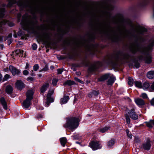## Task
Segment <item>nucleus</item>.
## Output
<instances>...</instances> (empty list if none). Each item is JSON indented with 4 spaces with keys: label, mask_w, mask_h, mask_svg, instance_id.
Segmentation results:
<instances>
[{
    "label": "nucleus",
    "mask_w": 154,
    "mask_h": 154,
    "mask_svg": "<svg viewBox=\"0 0 154 154\" xmlns=\"http://www.w3.org/2000/svg\"><path fill=\"white\" fill-rule=\"evenodd\" d=\"M27 80L28 81H33L35 80L32 77H29L27 78Z\"/></svg>",
    "instance_id": "37"
},
{
    "label": "nucleus",
    "mask_w": 154,
    "mask_h": 154,
    "mask_svg": "<svg viewBox=\"0 0 154 154\" xmlns=\"http://www.w3.org/2000/svg\"><path fill=\"white\" fill-rule=\"evenodd\" d=\"M145 61L146 63H150L152 61L151 57L150 55L146 56L145 58Z\"/></svg>",
    "instance_id": "22"
},
{
    "label": "nucleus",
    "mask_w": 154,
    "mask_h": 154,
    "mask_svg": "<svg viewBox=\"0 0 154 154\" xmlns=\"http://www.w3.org/2000/svg\"><path fill=\"white\" fill-rule=\"evenodd\" d=\"M11 78V76L10 75L8 74H6L4 76V78L3 79V81H6L8 79Z\"/></svg>",
    "instance_id": "29"
},
{
    "label": "nucleus",
    "mask_w": 154,
    "mask_h": 154,
    "mask_svg": "<svg viewBox=\"0 0 154 154\" xmlns=\"http://www.w3.org/2000/svg\"><path fill=\"white\" fill-rule=\"evenodd\" d=\"M48 69V68H44L42 69V71H45L47 70Z\"/></svg>",
    "instance_id": "57"
},
{
    "label": "nucleus",
    "mask_w": 154,
    "mask_h": 154,
    "mask_svg": "<svg viewBox=\"0 0 154 154\" xmlns=\"http://www.w3.org/2000/svg\"><path fill=\"white\" fill-rule=\"evenodd\" d=\"M134 83L135 86L139 88H142V84L141 82L138 81H135Z\"/></svg>",
    "instance_id": "26"
},
{
    "label": "nucleus",
    "mask_w": 154,
    "mask_h": 154,
    "mask_svg": "<svg viewBox=\"0 0 154 154\" xmlns=\"http://www.w3.org/2000/svg\"><path fill=\"white\" fill-rule=\"evenodd\" d=\"M13 91V88L12 86L10 85L7 86L5 88V92L8 94H11Z\"/></svg>",
    "instance_id": "14"
},
{
    "label": "nucleus",
    "mask_w": 154,
    "mask_h": 154,
    "mask_svg": "<svg viewBox=\"0 0 154 154\" xmlns=\"http://www.w3.org/2000/svg\"><path fill=\"white\" fill-rule=\"evenodd\" d=\"M134 66L136 68H138L140 66V64L138 62H135L134 63Z\"/></svg>",
    "instance_id": "43"
},
{
    "label": "nucleus",
    "mask_w": 154,
    "mask_h": 154,
    "mask_svg": "<svg viewBox=\"0 0 154 154\" xmlns=\"http://www.w3.org/2000/svg\"><path fill=\"white\" fill-rule=\"evenodd\" d=\"M110 129V127L109 126H106L104 127H101L99 130L101 133H103L108 131Z\"/></svg>",
    "instance_id": "19"
},
{
    "label": "nucleus",
    "mask_w": 154,
    "mask_h": 154,
    "mask_svg": "<svg viewBox=\"0 0 154 154\" xmlns=\"http://www.w3.org/2000/svg\"><path fill=\"white\" fill-rule=\"evenodd\" d=\"M14 25V24H13L12 25H11V26H13Z\"/></svg>",
    "instance_id": "63"
},
{
    "label": "nucleus",
    "mask_w": 154,
    "mask_h": 154,
    "mask_svg": "<svg viewBox=\"0 0 154 154\" xmlns=\"http://www.w3.org/2000/svg\"><path fill=\"white\" fill-rule=\"evenodd\" d=\"M39 68V66L38 64H36L33 66V69L34 71H37Z\"/></svg>",
    "instance_id": "34"
},
{
    "label": "nucleus",
    "mask_w": 154,
    "mask_h": 154,
    "mask_svg": "<svg viewBox=\"0 0 154 154\" xmlns=\"http://www.w3.org/2000/svg\"><path fill=\"white\" fill-rule=\"evenodd\" d=\"M34 91L32 90H28L26 93V99L23 103V106L24 108H28L31 105L30 101L32 99Z\"/></svg>",
    "instance_id": "2"
},
{
    "label": "nucleus",
    "mask_w": 154,
    "mask_h": 154,
    "mask_svg": "<svg viewBox=\"0 0 154 154\" xmlns=\"http://www.w3.org/2000/svg\"><path fill=\"white\" fill-rule=\"evenodd\" d=\"M58 58L59 60H62L63 59L62 57L60 56V57H58Z\"/></svg>",
    "instance_id": "58"
},
{
    "label": "nucleus",
    "mask_w": 154,
    "mask_h": 154,
    "mask_svg": "<svg viewBox=\"0 0 154 154\" xmlns=\"http://www.w3.org/2000/svg\"><path fill=\"white\" fill-rule=\"evenodd\" d=\"M140 48L137 45H133L131 48V50L133 53H135L137 51H141Z\"/></svg>",
    "instance_id": "11"
},
{
    "label": "nucleus",
    "mask_w": 154,
    "mask_h": 154,
    "mask_svg": "<svg viewBox=\"0 0 154 154\" xmlns=\"http://www.w3.org/2000/svg\"><path fill=\"white\" fill-rule=\"evenodd\" d=\"M69 99V97L65 96L60 99V103L61 104L66 103Z\"/></svg>",
    "instance_id": "16"
},
{
    "label": "nucleus",
    "mask_w": 154,
    "mask_h": 154,
    "mask_svg": "<svg viewBox=\"0 0 154 154\" xmlns=\"http://www.w3.org/2000/svg\"><path fill=\"white\" fill-rule=\"evenodd\" d=\"M30 67V66L29 64V63H27L26 64V66L25 67V69H26L29 70Z\"/></svg>",
    "instance_id": "42"
},
{
    "label": "nucleus",
    "mask_w": 154,
    "mask_h": 154,
    "mask_svg": "<svg viewBox=\"0 0 154 154\" xmlns=\"http://www.w3.org/2000/svg\"><path fill=\"white\" fill-rule=\"evenodd\" d=\"M16 87L20 90H22L24 87V84L20 80H18L15 83Z\"/></svg>",
    "instance_id": "10"
},
{
    "label": "nucleus",
    "mask_w": 154,
    "mask_h": 154,
    "mask_svg": "<svg viewBox=\"0 0 154 154\" xmlns=\"http://www.w3.org/2000/svg\"><path fill=\"white\" fill-rule=\"evenodd\" d=\"M115 143V141L114 140H111L109 141L107 143V146L109 147H111Z\"/></svg>",
    "instance_id": "25"
},
{
    "label": "nucleus",
    "mask_w": 154,
    "mask_h": 154,
    "mask_svg": "<svg viewBox=\"0 0 154 154\" xmlns=\"http://www.w3.org/2000/svg\"><path fill=\"white\" fill-rule=\"evenodd\" d=\"M146 125L149 128H152L154 125V120H150L149 122H145Z\"/></svg>",
    "instance_id": "18"
},
{
    "label": "nucleus",
    "mask_w": 154,
    "mask_h": 154,
    "mask_svg": "<svg viewBox=\"0 0 154 154\" xmlns=\"http://www.w3.org/2000/svg\"><path fill=\"white\" fill-rule=\"evenodd\" d=\"M93 94L95 95H97L98 94V93L97 92L94 91L92 92Z\"/></svg>",
    "instance_id": "47"
},
{
    "label": "nucleus",
    "mask_w": 154,
    "mask_h": 154,
    "mask_svg": "<svg viewBox=\"0 0 154 154\" xmlns=\"http://www.w3.org/2000/svg\"><path fill=\"white\" fill-rule=\"evenodd\" d=\"M21 23L23 29L24 30H28L32 28L31 23L27 21L26 20L24 21L23 20Z\"/></svg>",
    "instance_id": "4"
},
{
    "label": "nucleus",
    "mask_w": 154,
    "mask_h": 154,
    "mask_svg": "<svg viewBox=\"0 0 154 154\" xmlns=\"http://www.w3.org/2000/svg\"><path fill=\"white\" fill-rule=\"evenodd\" d=\"M112 9V8L111 6L110 5H109L106 8V11L103 12V15L106 17H109L110 14L109 11V10H111Z\"/></svg>",
    "instance_id": "13"
},
{
    "label": "nucleus",
    "mask_w": 154,
    "mask_h": 154,
    "mask_svg": "<svg viewBox=\"0 0 154 154\" xmlns=\"http://www.w3.org/2000/svg\"><path fill=\"white\" fill-rule=\"evenodd\" d=\"M135 100L136 103L139 106L143 105L145 104L144 100L141 99L137 98Z\"/></svg>",
    "instance_id": "15"
},
{
    "label": "nucleus",
    "mask_w": 154,
    "mask_h": 154,
    "mask_svg": "<svg viewBox=\"0 0 154 154\" xmlns=\"http://www.w3.org/2000/svg\"><path fill=\"white\" fill-rule=\"evenodd\" d=\"M75 80L77 81V82L82 83L83 84V82L80 80V79L77 78L75 77Z\"/></svg>",
    "instance_id": "41"
},
{
    "label": "nucleus",
    "mask_w": 154,
    "mask_h": 154,
    "mask_svg": "<svg viewBox=\"0 0 154 154\" xmlns=\"http://www.w3.org/2000/svg\"><path fill=\"white\" fill-rule=\"evenodd\" d=\"M57 73L58 74H61L63 71V69L62 68L60 69H58L57 70Z\"/></svg>",
    "instance_id": "36"
},
{
    "label": "nucleus",
    "mask_w": 154,
    "mask_h": 154,
    "mask_svg": "<svg viewBox=\"0 0 154 154\" xmlns=\"http://www.w3.org/2000/svg\"><path fill=\"white\" fill-rule=\"evenodd\" d=\"M49 85L46 83L43 84L40 88V91L42 93H44L49 87Z\"/></svg>",
    "instance_id": "12"
},
{
    "label": "nucleus",
    "mask_w": 154,
    "mask_h": 154,
    "mask_svg": "<svg viewBox=\"0 0 154 154\" xmlns=\"http://www.w3.org/2000/svg\"><path fill=\"white\" fill-rule=\"evenodd\" d=\"M127 136L130 139L132 138V134H129L128 135H127Z\"/></svg>",
    "instance_id": "52"
},
{
    "label": "nucleus",
    "mask_w": 154,
    "mask_h": 154,
    "mask_svg": "<svg viewBox=\"0 0 154 154\" xmlns=\"http://www.w3.org/2000/svg\"><path fill=\"white\" fill-rule=\"evenodd\" d=\"M50 68L51 69H54V67L53 66H50Z\"/></svg>",
    "instance_id": "60"
},
{
    "label": "nucleus",
    "mask_w": 154,
    "mask_h": 154,
    "mask_svg": "<svg viewBox=\"0 0 154 154\" xmlns=\"http://www.w3.org/2000/svg\"><path fill=\"white\" fill-rule=\"evenodd\" d=\"M134 28L135 31L138 33H142L144 32L147 31L146 29L139 25H136Z\"/></svg>",
    "instance_id": "7"
},
{
    "label": "nucleus",
    "mask_w": 154,
    "mask_h": 154,
    "mask_svg": "<svg viewBox=\"0 0 154 154\" xmlns=\"http://www.w3.org/2000/svg\"><path fill=\"white\" fill-rule=\"evenodd\" d=\"M151 88L152 89L154 90V82H153L151 86Z\"/></svg>",
    "instance_id": "50"
},
{
    "label": "nucleus",
    "mask_w": 154,
    "mask_h": 154,
    "mask_svg": "<svg viewBox=\"0 0 154 154\" xmlns=\"http://www.w3.org/2000/svg\"><path fill=\"white\" fill-rule=\"evenodd\" d=\"M128 115L133 119L136 120L138 119V116L134 112V109H132L128 112Z\"/></svg>",
    "instance_id": "6"
},
{
    "label": "nucleus",
    "mask_w": 154,
    "mask_h": 154,
    "mask_svg": "<svg viewBox=\"0 0 154 154\" xmlns=\"http://www.w3.org/2000/svg\"><path fill=\"white\" fill-rule=\"evenodd\" d=\"M80 121V119L79 117H70L67 119L64 127L68 128L70 130H74L78 127Z\"/></svg>",
    "instance_id": "1"
},
{
    "label": "nucleus",
    "mask_w": 154,
    "mask_h": 154,
    "mask_svg": "<svg viewBox=\"0 0 154 154\" xmlns=\"http://www.w3.org/2000/svg\"><path fill=\"white\" fill-rule=\"evenodd\" d=\"M2 75L0 73V83L2 81Z\"/></svg>",
    "instance_id": "49"
},
{
    "label": "nucleus",
    "mask_w": 154,
    "mask_h": 154,
    "mask_svg": "<svg viewBox=\"0 0 154 154\" xmlns=\"http://www.w3.org/2000/svg\"><path fill=\"white\" fill-rule=\"evenodd\" d=\"M29 73V72L27 70H24L23 72V74L24 75H27Z\"/></svg>",
    "instance_id": "40"
},
{
    "label": "nucleus",
    "mask_w": 154,
    "mask_h": 154,
    "mask_svg": "<svg viewBox=\"0 0 154 154\" xmlns=\"http://www.w3.org/2000/svg\"><path fill=\"white\" fill-rule=\"evenodd\" d=\"M60 142L61 145L63 146H65L66 143L67 142V140L65 137L61 138L60 139Z\"/></svg>",
    "instance_id": "21"
},
{
    "label": "nucleus",
    "mask_w": 154,
    "mask_h": 154,
    "mask_svg": "<svg viewBox=\"0 0 154 154\" xmlns=\"http://www.w3.org/2000/svg\"><path fill=\"white\" fill-rule=\"evenodd\" d=\"M37 45L35 44H33L32 45V48L34 50H35L37 48Z\"/></svg>",
    "instance_id": "39"
},
{
    "label": "nucleus",
    "mask_w": 154,
    "mask_h": 154,
    "mask_svg": "<svg viewBox=\"0 0 154 154\" xmlns=\"http://www.w3.org/2000/svg\"><path fill=\"white\" fill-rule=\"evenodd\" d=\"M126 132L127 134V135H128L129 134V131L127 129L126 130Z\"/></svg>",
    "instance_id": "59"
},
{
    "label": "nucleus",
    "mask_w": 154,
    "mask_h": 154,
    "mask_svg": "<svg viewBox=\"0 0 154 154\" xmlns=\"http://www.w3.org/2000/svg\"><path fill=\"white\" fill-rule=\"evenodd\" d=\"M150 142V140L148 139L146 142L143 144V148L144 149L149 150L150 149L151 147Z\"/></svg>",
    "instance_id": "9"
},
{
    "label": "nucleus",
    "mask_w": 154,
    "mask_h": 154,
    "mask_svg": "<svg viewBox=\"0 0 154 154\" xmlns=\"http://www.w3.org/2000/svg\"><path fill=\"white\" fill-rule=\"evenodd\" d=\"M141 97L143 98H146L147 97V94L145 93H142L141 94Z\"/></svg>",
    "instance_id": "38"
},
{
    "label": "nucleus",
    "mask_w": 154,
    "mask_h": 154,
    "mask_svg": "<svg viewBox=\"0 0 154 154\" xmlns=\"http://www.w3.org/2000/svg\"><path fill=\"white\" fill-rule=\"evenodd\" d=\"M4 71L5 72H7L8 71V69L7 68H5L4 69Z\"/></svg>",
    "instance_id": "54"
},
{
    "label": "nucleus",
    "mask_w": 154,
    "mask_h": 154,
    "mask_svg": "<svg viewBox=\"0 0 154 154\" xmlns=\"http://www.w3.org/2000/svg\"><path fill=\"white\" fill-rule=\"evenodd\" d=\"M16 52H17V53H20L22 54L23 53V51L20 49H18L17 50Z\"/></svg>",
    "instance_id": "44"
},
{
    "label": "nucleus",
    "mask_w": 154,
    "mask_h": 154,
    "mask_svg": "<svg viewBox=\"0 0 154 154\" xmlns=\"http://www.w3.org/2000/svg\"><path fill=\"white\" fill-rule=\"evenodd\" d=\"M50 103L51 102L49 101H47V102L46 103V104L45 105V106L47 107L48 106L50 105Z\"/></svg>",
    "instance_id": "46"
},
{
    "label": "nucleus",
    "mask_w": 154,
    "mask_h": 154,
    "mask_svg": "<svg viewBox=\"0 0 154 154\" xmlns=\"http://www.w3.org/2000/svg\"><path fill=\"white\" fill-rule=\"evenodd\" d=\"M3 106V108L4 109L6 110L8 109L7 106V105L6 103L5 104H3L2 105Z\"/></svg>",
    "instance_id": "45"
},
{
    "label": "nucleus",
    "mask_w": 154,
    "mask_h": 154,
    "mask_svg": "<svg viewBox=\"0 0 154 154\" xmlns=\"http://www.w3.org/2000/svg\"><path fill=\"white\" fill-rule=\"evenodd\" d=\"M147 77L149 79L154 78V71H151L148 72L147 74Z\"/></svg>",
    "instance_id": "20"
},
{
    "label": "nucleus",
    "mask_w": 154,
    "mask_h": 154,
    "mask_svg": "<svg viewBox=\"0 0 154 154\" xmlns=\"http://www.w3.org/2000/svg\"><path fill=\"white\" fill-rule=\"evenodd\" d=\"M33 70H32V72L31 73V75L32 76H34L35 75L33 73Z\"/></svg>",
    "instance_id": "55"
},
{
    "label": "nucleus",
    "mask_w": 154,
    "mask_h": 154,
    "mask_svg": "<svg viewBox=\"0 0 154 154\" xmlns=\"http://www.w3.org/2000/svg\"><path fill=\"white\" fill-rule=\"evenodd\" d=\"M107 79H108L107 82V85H112L116 80V78L113 76L110 75L109 74H106L101 77L99 79V81H103Z\"/></svg>",
    "instance_id": "3"
},
{
    "label": "nucleus",
    "mask_w": 154,
    "mask_h": 154,
    "mask_svg": "<svg viewBox=\"0 0 154 154\" xmlns=\"http://www.w3.org/2000/svg\"><path fill=\"white\" fill-rule=\"evenodd\" d=\"M57 81L58 80L57 79H54L53 80L52 84L54 86L56 85Z\"/></svg>",
    "instance_id": "33"
},
{
    "label": "nucleus",
    "mask_w": 154,
    "mask_h": 154,
    "mask_svg": "<svg viewBox=\"0 0 154 154\" xmlns=\"http://www.w3.org/2000/svg\"><path fill=\"white\" fill-rule=\"evenodd\" d=\"M54 91L53 89H51L49 90L47 96V97H48V98L50 96H51L54 93Z\"/></svg>",
    "instance_id": "27"
},
{
    "label": "nucleus",
    "mask_w": 154,
    "mask_h": 154,
    "mask_svg": "<svg viewBox=\"0 0 154 154\" xmlns=\"http://www.w3.org/2000/svg\"><path fill=\"white\" fill-rule=\"evenodd\" d=\"M93 95L92 93H90L88 94V96L90 97H92V95Z\"/></svg>",
    "instance_id": "53"
},
{
    "label": "nucleus",
    "mask_w": 154,
    "mask_h": 154,
    "mask_svg": "<svg viewBox=\"0 0 154 154\" xmlns=\"http://www.w3.org/2000/svg\"><path fill=\"white\" fill-rule=\"evenodd\" d=\"M9 69L13 75H18L20 73V70L12 66H10Z\"/></svg>",
    "instance_id": "8"
},
{
    "label": "nucleus",
    "mask_w": 154,
    "mask_h": 154,
    "mask_svg": "<svg viewBox=\"0 0 154 154\" xmlns=\"http://www.w3.org/2000/svg\"><path fill=\"white\" fill-rule=\"evenodd\" d=\"M151 103L152 105H154V98L151 100Z\"/></svg>",
    "instance_id": "48"
},
{
    "label": "nucleus",
    "mask_w": 154,
    "mask_h": 154,
    "mask_svg": "<svg viewBox=\"0 0 154 154\" xmlns=\"http://www.w3.org/2000/svg\"><path fill=\"white\" fill-rule=\"evenodd\" d=\"M47 101H49L51 102H53L54 101V99L51 97V96H50L48 98V97H47Z\"/></svg>",
    "instance_id": "35"
},
{
    "label": "nucleus",
    "mask_w": 154,
    "mask_h": 154,
    "mask_svg": "<svg viewBox=\"0 0 154 154\" xmlns=\"http://www.w3.org/2000/svg\"><path fill=\"white\" fill-rule=\"evenodd\" d=\"M128 85L131 86L132 85H133L134 82L133 79L129 77H128Z\"/></svg>",
    "instance_id": "28"
},
{
    "label": "nucleus",
    "mask_w": 154,
    "mask_h": 154,
    "mask_svg": "<svg viewBox=\"0 0 154 154\" xmlns=\"http://www.w3.org/2000/svg\"><path fill=\"white\" fill-rule=\"evenodd\" d=\"M0 102L1 103L2 105L5 104L6 103L5 99L3 97H2L0 99Z\"/></svg>",
    "instance_id": "32"
},
{
    "label": "nucleus",
    "mask_w": 154,
    "mask_h": 154,
    "mask_svg": "<svg viewBox=\"0 0 154 154\" xmlns=\"http://www.w3.org/2000/svg\"><path fill=\"white\" fill-rule=\"evenodd\" d=\"M76 74L77 75H81V73L79 72H76Z\"/></svg>",
    "instance_id": "56"
},
{
    "label": "nucleus",
    "mask_w": 154,
    "mask_h": 154,
    "mask_svg": "<svg viewBox=\"0 0 154 154\" xmlns=\"http://www.w3.org/2000/svg\"><path fill=\"white\" fill-rule=\"evenodd\" d=\"M154 45V41H153L152 43L149 45L148 48H146L145 49H144L141 52L143 53H146L147 52H149L150 51L152 47Z\"/></svg>",
    "instance_id": "17"
},
{
    "label": "nucleus",
    "mask_w": 154,
    "mask_h": 154,
    "mask_svg": "<svg viewBox=\"0 0 154 154\" xmlns=\"http://www.w3.org/2000/svg\"><path fill=\"white\" fill-rule=\"evenodd\" d=\"M121 33H122V35L125 38L127 37L128 32L125 29H124L122 31V32Z\"/></svg>",
    "instance_id": "30"
},
{
    "label": "nucleus",
    "mask_w": 154,
    "mask_h": 154,
    "mask_svg": "<svg viewBox=\"0 0 154 154\" xmlns=\"http://www.w3.org/2000/svg\"><path fill=\"white\" fill-rule=\"evenodd\" d=\"M12 42V41L11 39L9 40L8 41V44L10 45Z\"/></svg>",
    "instance_id": "51"
},
{
    "label": "nucleus",
    "mask_w": 154,
    "mask_h": 154,
    "mask_svg": "<svg viewBox=\"0 0 154 154\" xmlns=\"http://www.w3.org/2000/svg\"><path fill=\"white\" fill-rule=\"evenodd\" d=\"M12 34H10V35H9V37H11L12 36Z\"/></svg>",
    "instance_id": "61"
},
{
    "label": "nucleus",
    "mask_w": 154,
    "mask_h": 154,
    "mask_svg": "<svg viewBox=\"0 0 154 154\" xmlns=\"http://www.w3.org/2000/svg\"><path fill=\"white\" fill-rule=\"evenodd\" d=\"M149 86L150 85L149 83L145 82L143 84V86H142V87L144 90H145L149 88Z\"/></svg>",
    "instance_id": "24"
},
{
    "label": "nucleus",
    "mask_w": 154,
    "mask_h": 154,
    "mask_svg": "<svg viewBox=\"0 0 154 154\" xmlns=\"http://www.w3.org/2000/svg\"><path fill=\"white\" fill-rule=\"evenodd\" d=\"M125 117L126 119V122L127 123L129 124L130 122V119L128 114H126L125 115Z\"/></svg>",
    "instance_id": "31"
},
{
    "label": "nucleus",
    "mask_w": 154,
    "mask_h": 154,
    "mask_svg": "<svg viewBox=\"0 0 154 154\" xmlns=\"http://www.w3.org/2000/svg\"><path fill=\"white\" fill-rule=\"evenodd\" d=\"M74 82L73 81H71L70 80H68L65 82L64 84L63 85H71L74 84Z\"/></svg>",
    "instance_id": "23"
},
{
    "label": "nucleus",
    "mask_w": 154,
    "mask_h": 154,
    "mask_svg": "<svg viewBox=\"0 0 154 154\" xmlns=\"http://www.w3.org/2000/svg\"><path fill=\"white\" fill-rule=\"evenodd\" d=\"M38 76L40 77H41L42 76V75L41 74H39L38 75Z\"/></svg>",
    "instance_id": "62"
},
{
    "label": "nucleus",
    "mask_w": 154,
    "mask_h": 154,
    "mask_svg": "<svg viewBox=\"0 0 154 154\" xmlns=\"http://www.w3.org/2000/svg\"><path fill=\"white\" fill-rule=\"evenodd\" d=\"M89 146L94 150L100 149L102 147L101 144L97 141H92L90 143Z\"/></svg>",
    "instance_id": "5"
}]
</instances>
